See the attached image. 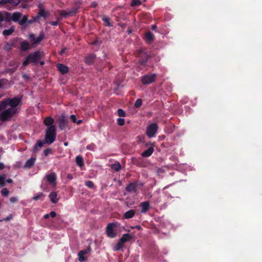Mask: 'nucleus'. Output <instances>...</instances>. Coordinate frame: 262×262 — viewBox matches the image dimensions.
Returning a JSON list of instances; mask_svg holds the SVG:
<instances>
[{"mask_svg":"<svg viewBox=\"0 0 262 262\" xmlns=\"http://www.w3.org/2000/svg\"><path fill=\"white\" fill-rule=\"evenodd\" d=\"M43 54L39 51H36L29 54L23 62L22 65L24 67L27 66L29 63H32L36 64L42 58Z\"/></svg>","mask_w":262,"mask_h":262,"instance_id":"1","label":"nucleus"},{"mask_svg":"<svg viewBox=\"0 0 262 262\" xmlns=\"http://www.w3.org/2000/svg\"><path fill=\"white\" fill-rule=\"evenodd\" d=\"M56 137V126L55 125H52L48 127L46 129V135L45 138L46 143H47L48 144H51L53 143L55 141Z\"/></svg>","mask_w":262,"mask_h":262,"instance_id":"2","label":"nucleus"},{"mask_svg":"<svg viewBox=\"0 0 262 262\" xmlns=\"http://www.w3.org/2000/svg\"><path fill=\"white\" fill-rule=\"evenodd\" d=\"M18 112L13 110L12 108H8L0 114V120L3 122L9 121L13 116L17 114Z\"/></svg>","mask_w":262,"mask_h":262,"instance_id":"3","label":"nucleus"},{"mask_svg":"<svg viewBox=\"0 0 262 262\" xmlns=\"http://www.w3.org/2000/svg\"><path fill=\"white\" fill-rule=\"evenodd\" d=\"M7 99L8 105L10 106V108H12L13 110L18 113L19 110L17 106L21 105V97H15L12 98H8Z\"/></svg>","mask_w":262,"mask_h":262,"instance_id":"4","label":"nucleus"},{"mask_svg":"<svg viewBox=\"0 0 262 262\" xmlns=\"http://www.w3.org/2000/svg\"><path fill=\"white\" fill-rule=\"evenodd\" d=\"M157 75L155 73L145 75L141 77V81L144 85H148L155 81Z\"/></svg>","mask_w":262,"mask_h":262,"instance_id":"5","label":"nucleus"},{"mask_svg":"<svg viewBox=\"0 0 262 262\" xmlns=\"http://www.w3.org/2000/svg\"><path fill=\"white\" fill-rule=\"evenodd\" d=\"M158 128V125L155 123H152L149 124L146 129V135L149 137L151 138L155 136Z\"/></svg>","mask_w":262,"mask_h":262,"instance_id":"6","label":"nucleus"},{"mask_svg":"<svg viewBox=\"0 0 262 262\" xmlns=\"http://www.w3.org/2000/svg\"><path fill=\"white\" fill-rule=\"evenodd\" d=\"M116 224L114 223H109L106 228V233L107 236L110 238H114L116 236L117 234L114 230Z\"/></svg>","mask_w":262,"mask_h":262,"instance_id":"7","label":"nucleus"},{"mask_svg":"<svg viewBox=\"0 0 262 262\" xmlns=\"http://www.w3.org/2000/svg\"><path fill=\"white\" fill-rule=\"evenodd\" d=\"M59 122V128L61 130H62L66 128L69 123V121L66 116L61 115L58 118Z\"/></svg>","mask_w":262,"mask_h":262,"instance_id":"8","label":"nucleus"},{"mask_svg":"<svg viewBox=\"0 0 262 262\" xmlns=\"http://www.w3.org/2000/svg\"><path fill=\"white\" fill-rule=\"evenodd\" d=\"M47 182L54 186H55L57 184L56 180L57 177L55 172H51L46 176Z\"/></svg>","mask_w":262,"mask_h":262,"instance_id":"9","label":"nucleus"},{"mask_svg":"<svg viewBox=\"0 0 262 262\" xmlns=\"http://www.w3.org/2000/svg\"><path fill=\"white\" fill-rule=\"evenodd\" d=\"M11 17H12V15L10 12L7 11H4L3 12L0 11V23L4 20L9 23L12 20Z\"/></svg>","mask_w":262,"mask_h":262,"instance_id":"10","label":"nucleus"},{"mask_svg":"<svg viewBox=\"0 0 262 262\" xmlns=\"http://www.w3.org/2000/svg\"><path fill=\"white\" fill-rule=\"evenodd\" d=\"M150 58L148 54L145 52L141 51L139 54V63L142 66H145Z\"/></svg>","mask_w":262,"mask_h":262,"instance_id":"11","label":"nucleus"},{"mask_svg":"<svg viewBox=\"0 0 262 262\" xmlns=\"http://www.w3.org/2000/svg\"><path fill=\"white\" fill-rule=\"evenodd\" d=\"M19 45H20L19 49L21 52H26L31 49V45L27 40L19 41Z\"/></svg>","mask_w":262,"mask_h":262,"instance_id":"12","label":"nucleus"},{"mask_svg":"<svg viewBox=\"0 0 262 262\" xmlns=\"http://www.w3.org/2000/svg\"><path fill=\"white\" fill-rule=\"evenodd\" d=\"M138 186V184L137 182H134L133 183H130L127 185L125 187V190L128 192H137V187Z\"/></svg>","mask_w":262,"mask_h":262,"instance_id":"13","label":"nucleus"},{"mask_svg":"<svg viewBox=\"0 0 262 262\" xmlns=\"http://www.w3.org/2000/svg\"><path fill=\"white\" fill-rule=\"evenodd\" d=\"M96 58V56L95 54H89L85 57V63L88 65H92L94 63V61L95 60Z\"/></svg>","mask_w":262,"mask_h":262,"instance_id":"14","label":"nucleus"},{"mask_svg":"<svg viewBox=\"0 0 262 262\" xmlns=\"http://www.w3.org/2000/svg\"><path fill=\"white\" fill-rule=\"evenodd\" d=\"M57 68L58 70L63 75L67 74L69 72V71L68 67L62 63H58L57 64Z\"/></svg>","mask_w":262,"mask_h":262,"instance_id":"15","label":"nucleus"},{"mask_svg":"<svg viewBox=\"0 0 262 262\" xmlns=\"http://www.w3.org/2000/svg\"><path fill=\"white\" fill-rule=\"evenodd\" d=\"M144 38L147 43H150L154 40L155 37L151 32L148 31L145 33Z\"/></svg>","mask_w":262,"mask_h":262,"instance_id":"16","label":"nucleus"},{"mask_svg":"<svg viewBox=\"0 0 262 262\" xmlns=\"http://www.w3.org/2000/svg\"><path fill=\"white\" fill-rule=\"evenodd\" d=\"M91 251V248L89 247L88 250H81L78 253L79 260L80 261H83L86 260V257L84 256L85 254L88 253V251Z\"/></svg>","mask_w":262,"mask_h":262,"instance_id":"17","label":"nucleus"},{"mask_svg":"<svg viewBox=\"0 0 262 262\" xmlns=\"http://www.w3.org/2000/svg\"><path fill=\"white\" fill-rule=\"evenodd\" d=\"M21 40H22V39L21 38L16 37H15V38L10 39L9 41L10 42L12 48H16L18 47V46L19 43V41H20Z\"/></svg>","mask_w":262,"mask_h":262,"instance_id":"18","label":"nucleus"},{"mask_svg":"<svg viewBox=\"0 0 262 262\" xmlns=\"http://www.w3.org/2000/svg\"><path fill=\"white\" fill-rule=\"evenodd\" d=\"M140 207H141V212L142 213L146 212L149 210L150 207L149 202L145 201L142 202L140 204Z\"/></svg>","mask_w":262,"mask_h":262,"instance_id":"19","label":"nucleus"},{"mask_svg":"<svg viewBox=\"0 0 262 262\" xmlns=\"http://www.w3.org/2000/svg\"><path fill=\"white\" fill-rule=\"evenodd\" d=\"M133 163L139 167H144L145 163L143 161V159L142 158H135L133 160Z\"/></svg>","mask_w":262,"mask_h":262,"instance_id":"20","label":"nucleus"},{"mask_svg":"<svg viewBox=\"0 0 262 262\" xmlns=\"http://www.w3.org/2000/svg\"><path fill=\"white\" fill-rule=\"evenodd\" d=\"M133 236L131 234L129 233L124 234L120 238V241L121 243H123L124 244L129 241L130 239L132 238Z\"/></svg>","mask_w":262,"mask_h":262,"instance_id":"21","label":"nucleus"},{"mask_svg":"<svg viewBox=\"0 0 262 262\" xmlns=\"http://www.w3.org/2000/svg\"><path fill=\"white\" fill-rule=\"evenodd\" d=\"M49 196L51 201L54 204L57 203L59 200V199L57 198V193L55 191L51 192Z\"/></svg>","mask_w":262,"mask_h":262,"instance_id":"22","label":"nucleus"},{"mask_svg":"<svg viewBox=\"0 0 262 262\" xmlns=\"http://www.w3.org/2000/svg\"><path fill=\"white\" fill-rule=\"evenodd\" d=\"M38 8H39V11L38 12L39 15L40 16V17H43L45 19L46 18V17H47V16L49 14V12L48 11H46L42 7H41V5H38Z\"/></svg>","mask_w":262,"mask_h":262,"instance_id":"23","label":"nucleus"},{"mask_svg":"<svg viewBox=\"0 0 262 262\" xmlns=\"http://www.w3.org/2000/svg\"><path fill=\"white\" fill-rule=\"evenodd\" d=\"M35 161L36 158H31L26 161L24 167L27 168H31L34 165Z\"/></svg>","mask_w":262,"mask_h":262,"instance_id":"24","label":"nucleus"},{"mask_svg":"<svg viewBox=\"0 0 262 262\" xmlns=\"http://www.w3.org/2000/svg\"><path fill=\"white\" fill-rule=\"evenodd\" d=\"M154 151L152 147H150L141 154L143 157H149L150 156Z\"/></svg>","mask_w":262,"mask_h":262,"instance_id":"25","label":"nucleus"},{"mask_svg":"<svg viewBox=\"0 0 262 262\" xmlns=\"http://www.w3.org/2000/svg\"><path fill=\"white\" fill-rule=\"evenodd\" d=\"M54 122V119L52 117H48L44 119V120H43V124L46 126H47L48 127H49V126L54 125L53 124Z\"/></svg>","mask_w":262,"mask_h":262,"instance_id":"26","label":"nucleus"},{"mask_svg":"<svg viewBox=\"0 0 262 262\" xmlns=\"http://www.w3.org/2000/svg\"><path fill=\"white\" fill-rule=\"evenodd\" d=\"M110 167L115 171H119L122 169V166L120 163L118 161H116L114 163L110 165Z\"/></svg>","mask_w":262,"mask_h":262,"instance_id":"27","label":"nucleus"},{"mask_svg":"<svg viewBox=\"0 0 262 262\" xmlns=\"http://www.w3.org/2000/svg\"><path fill=\"white\" fill-rule=\"evenodd\" d=\"M12 17L11 18H12V20H13L14 22L18 23V21L20 20V18H21L22 14L20 12H15L12 14Z\"/></svg>","mask_w":262,"mask_h":262,"instance_id":"28","label":"nucleus"},{"mask_svg":"<svg viewBox=\"0 0 262 262\" xmlns=\"http://www.w3.org/2000/svg\"><path fill=\"white\" fill-rule=\"evenodd\" d=\"M135 213L134 210H129L124 213V217L126 219H131L134 216Z\"/></svg>","mask_w":262,"mask_h":262,"instance_id":"29","label":"nucleus"},{"mask_svg":"<svg viewBox=\"0 0 262 262\" xmlns=\"http://www.w3.org/2000/svg\"><path fill=\"white\" fill-rule=\"evenodd\" d=\"M76 163L80 167L84 165L83 159L81 156L79 155L76 157Z\"/></svg>","mask_w":262,"mask_h":262,"instance_id":"30","label":"nucleus"},{"mask_svg":"<svg viewBox=\"0 0 262 262\" xmlns=\"http://www.w3.org/2000/svg\"><path fill=\"white\" fill-rule=\"evenodd\" d=\"M44 37V34L43 33H40L38 37H35V40H33L32 43L34 45L39 44L43 39Z\"/></svg>","mask_w":262,"mask_h":262,"instance_id":"31","label":"nucleus"},{"mask_svg":"<svg viewBox=\"0 0 262 262\" xmlns=\"http://www.w3.org/2000/svg\"><path fill=\"white\" fill-rule=\"evenodd\" d=\"M8 105L7 99L5 98L0 102V112L6 108Z\"/></svg>","mask_w":262,"mask_h":262,"instance_id":"32","label":"nucleus"},{"mask_svg":"<svg viewBox=\"0 0 262 262\" xmlns=\"http://www.w3.org/2000/svg\"><path fill=\"white\" fill-rule=\"evenodd\" d=\"M28 16L27 15H24L22 18L18 21V24L20 26H24V25L28 24Z\"/></svg>","mask_w":262,"mask_h":262,"instance_id":"33","label":"nucleus"},{"mask_svg":"<svg viewBox=\"0 0 262 262\" xmlns=\"http://www.w3.org/2000/svg\"><path fill=\"white\" fill-rule=\"evenodd\" d=\"M14 32V27H11L9 29L4 30L3 31L2 34L4 36H9V35H11Z\"/></svg>","mask_w":262,"mask_h":262,"instance_id":"34","label":"nucleus"},{"mask_svg":"<svg viewBox=\"0 0 262 262\" xmlns=\"http://www.w3.org/2000/svg\"><path fill=\"white\" fill-rule=\"evenodd\" d=\"M102 21L106 24V25L108 27H112V24L110 22V19L105 15H102L101 16Z\"/></svg>","mask_w":262,"mask_h":262,"instance_id":"35","label":"nucleus"},{"mask_svg":"<svg viewBox=\"0 0 262 262\" xmlns=\"http://www.w3.org/2000/svg\"><path fill=\"white\" fill-rule=\"evenodd\" d=\"M12 47L9 41L6 42L3 47L4 50L7 52H10L12 50Z\"/></svg>","mask_w":262,"mask_h":262,"instance_id":"36","label":"nucleus"},{"mask_svg":"<svg viewBox=\"0 0 262 262\" xmlns=\"http://www.w3.org/2000/svg\"><path fill=\"white\" fill-rule=\"evenodd\" d=\"M45 196L44 194L42 192H38L32 198V199L34 201H38L40 199H41L42 197Z\"/></svg>","mask_w":262,"mask_h":262,"instance_id":"37","label":"nucleus"},{"mask_svg":"<svg viewBox=\"0 0 262 262\" xmlns=\"http://www.w3.org/2000/svg\"><path fill=\"white\" fill-rule=\"evenodd\" d=\"M6 177L5 174L0 176V186L4 187L6 185Z\"/></svg>","mask_w":262,"mask_h":262,"instance_id":"38","label":"nucleus"},{"mask_svg":"<svg viewBox=\"0 0 262 262\" xmlns=\"http://www.w3.org/2000/svg\"><path fill=\"white\" fill-rule=\"evenodd\" d=\"M141 5V2L140 0H132L130 3V6L132 7L139 6Z\"/></svg>","mask_w":262,"mask_h":262,"instance_id":"39","label":"nucleus"},{"mask_svg":"<svg viewBox=\"0 0 262 262\" xmlns=\"http://www.w3.org/2000/svg\"><path fill=\"white\" fill-rule=\"evenodd\" d=\"M124 246V244L121 243V242L119 241L118 243L116 245L114 250L115 251H119L122 248H123Z\"/></svg>","mask_w":262,"mask_h":262,"instance_id":"40","label":"nucleus"},{"mask_svg":"<svg viewBox=\"0 0 262 262\" xmlns=\"http://www.w3.org/2000/svg\"><path fill=\"white\" fill-rule=\"evenodd\" d=\"M142 104V100L141 99H138L136 100L134 103V106L135 107L138 108L140 107Z\"/></svg>","mask_w":262,"mask_h":262,"instance_id":"41","label":"nucleus"},{"mask_svg":"<svg viewBox=\"0 0 262 262\" xmlns=\"http://www.w3.org/2000/svg\"><path fill=\"white\" fill-rule=\"evenodd\" d=\"M86 149L89 150L94 151L96 148V145L94 143H91L86 146Z\"/></svg>","mask_w":262,"mask_h":262,"instance_id":"42","label":"nucleus"},{"mask_svg":"<svg viewBox=\"0 0 262 262\" xmlns=\"http://www.w3.org/2000/svg\"><path fill=\"white\" fill-rule=\"evenodd\" d=\"M117 115L119 117H125L126 116V113L122 109L119 108L117 111Z\"/></svg>","mask_w":262,"mask_h":262,"instance_id":"43","label":"nucleus"},{"mask_svg":"<svg viewBox=\"0 0 262 262\" xmlns=\"http://www.w3.org/2000/svg\"><path fill=\"white\" fill-rule=\"evenodd\" d=\"M85 185L90 188H93L94 187V183L92 181H86L85 182Z\"/></svg>","mask_w":262,"mask_h":262,"instance_id":"44","label":"nucleus"},{"mask_svg":"<svg viewBox=\"0 0 262 262\" xmlns=\"http://www.w3.org/2000/svg\"><path fill=\"white\" fill-rule=\"evenodd\" d=\"M1 194L3 196H7L9 194V191L6 188H3L1 190Z\"/></svg>","mask_w":262,"mask_h":262,"instance_id":"45","label":"nucleus"},{"mask_svg":"<svg viewBox=\"0 0 262 262\" xmlns=\"http://www.w3.org/2000/svg\"><path fill=\"white\" fill-rule=\"evenodd\" d=\"M59 15L64 17H67L69 15L68 12L65 10H60L59 11Z\"/></svg>","mask_w":262,"mask_h":262,"instance_id":"46","label":"nucleus"},{"mask_svg":"<svg viewBox=\"0 0 262 262\" xmlns=\"http://www.w3.org/2000/svg\"><path fill=\"white\" fill-rule=\"evenodd\" d=\"M78 9L77 8H73L71 10L68 11L69 15L72 16L73 14H76L77 12Z\"/></svg>","mask_w":262,"mask_h":262,"instance_id":"47","label":"nucleus"},{"mask_svg":"<svg viewBox=\"0 0 262 262\" xmlns=\"http://www.w3.org/2000/svg\"><path fill=\"white\" fill-rule=\"evenodd\" d=\"M125 123V120L123 118H118L117 119V124L119 125V126H123Z\"/></svg>","mask_w":262,"mask_h":262,"instance_id":"48","label":"nucleus"},{"mask_svg":"<svg viewBox=\"0 0 262 262\" xmlns=\"http://www.w3.org/2000/svg\"><path fill=\"white\" fill-rule=\"evenodd\" d=\"M46 143V141L45 142H43L41 140H38L37 141V143H36V144L35 145V148L36 147V146H38L39 147H41L43 146V144Z\"/></svg>","mask_w":262,"mask_h":262,"instance_id":"49","label":"nucleus"},{"mask_svg":"<svg viewBox=\"0 0 262 262\" xmlns=\"http://www.w3.org/2000/svg\"><path fill=\"white\" fill-rule=\"evenodd\" d=\"M11 5L14 6H17L20 2V0H11Z\"/></svg>","mask_w":262,"mask_h":262,"instance_id":"50","label":"nucleus"},{"mask_svg":"<svg viewBox=\"0 0 262 262\" xmlns=\"http://www.w3.org/2000/svg\"><path fill=\"white\" fill-rule=\"evenodd\" d=\"M52 151V149L51 148H47L45 149L43 151L44 155L45 156H48Z\"/></svg>","mask_w":262,"mask_h":262,"instance_id":"51","label":"nucleus"},{"mask_svg":"<svg viewBox=\"0 0 262 262\" xmlns=\"http://www.w3.org/2000/svg\"><path fill=\"white\" fill-rule=\"evenodd\" d=\"M7 80L5 79H0V89L3 88L4 84L6 83Z\"/></svg>","mask_w":262,"mask_h":262,"instance_id":"52","label":"nucleus"},{"mask_svg":"<svg viewBox=\"0 0 262 262\" xmlns=\"http://www.w3.org/2000/svg\"><path fill=\"white\" fill-rule=\"evenodd\" d=\"M101 43V41L98 40V39H96L92 43V44L94 45H100Z\"/></svg>","mask_w":262,"mask_h":262,"instance_id":"53","label":"nucleus"},{"mask_svg":"<svg viewBox=\"0 0 262 262\" xmlns=\"http://www.w3.org/2000/svg\"><path fill=\"white\" fill-rule=\"evenodd\" d=\"M29 37L32 42L35 40V35L33 33L30 34Z\"/></svg>","mask_w":262,"mask_h":262,"instance_id":"54","label":"nucleus"},{"mask_svg":"<svg viewBox=\"0 0 262 262\" xmlns=\"http://www.w3.org/2000/svg\"><path fill=\"white\" fill-rule=\"evenodd\" d=\"M70 118L73 123L76 122L77 119H76V117L75 115H71Z\"/></svg>","mask_w":262,"mask_h":262,"instance_id":"55","label":"nucleus"},{"mask_svg":"<svg viewBox=\"0 0 262 262\" xmlns=\"http://www.w3.org/2000/svg\"><path fill=\"white\" fill-rule=\"evenodd\" d=\"M67 50V48L66 47H63L62 50L59 52V54L60 55H62L64 54L65 51Z\"/></svg>","mask_w":262,"mask_h":262,"instance_id":"56","label":"nucleus"},{"mask_svg":"<svg viewBox=\"0 0 262 262\" xmlns=\"http://www.w3.org/2000/svg\"><path fill=\"white\" fill-rule=\"evenodd\" d=\"M50 216H51L52 217L54 218L56 216V213L54 211H52L51 212H50Z\"/></svg>","mask_w":262,"mask_h":262,"instance_id":"57","label":"nucleus"},{"mask_svg":"<svg viewBox=\"0 0 262 262\" xmlns=\"http://www.w3.org/2000/svg\"><path fill=\"white\" fill-rule=\"evenodd\" d=\"M10 201L11 203H14L17 201V199L16 197H11Z\"/></svg>","mask_w":262,"mask_h":262,"instance_id":"58","label":"nucleus"},{"mask_svg":"<svg viewBox=\"0 0 262 262\" xmlns=\"http://www.w3.org/2000/svg\"><path fill=\"white\" fill-rule=\"evenodd\" d=\"M50 24L53 26H57L58 25V21H52L50 23Z\"/></svg>","mask_w":262,"mask_h":262,"instance_id":"59","label":"nucleus"},{"mask_svg":"<svg viewBox=\"0 0 262 262\" xmlns=\"http://www.w3.org/2000/svg\"><path fill=\"white\" fill-rule=\"evenodd\" d=\"M7 4V0H1L0 1V5H5Z\"/></svg>","mask_w":262,"mask_h":262,"instance_id":"60","label":"nucleus"},{"mask_svg":"<svg viewBox=\"0 0 262 262\" xmlns=\"http://www.w3.org/2000/svg\"><path fill=\"white\" fill-rule=\"evenodd\" d=\"M40 17V16L39 15L38 13H37V15L33 17L35 21H36L38 19H39Z\"/></svg>","mask_w":262,"mask_h":262,"instance_id":"61","label":"nucleus"},{"mask_svg":"<svg viewBox=\"0 0 262 262\" xmlns=\"http://www.w3.org/2000/svg\"><path fill=\"white\" fill-rule=\"evenodd\" d=\"M4 168V164L3 163H0V170H3Z\"/></svg>","mask_w":262,"mask_h":262,"instance_id":"62","label":"nucleus"},{"mask_svg":"<svg viewBox=\"0 0 262 262\" xmlns=\"http://www.w3.org/2000/svg\"><path fill=\"white\" fill-rule=\"evenodd\" d=\"M97 6V4L96 2H93L91 4V7L93 8H95Z\"/></svg>","mask_w":262,"mask_h":262,"instance_id":"63","label":"nucleus"},{"mask_svg":"<svg viewBox=\"0 0 262 262\" xmlns=\"http://www.w3.org/2000/svg\"><path fill=\"white\" fill-rule=\"evenodd\" d=\"M34 21H35L34 20V18H33L32 19H28V24H31L33 23Z\"/></svg>","mask_w":262,"mask_h":262,"instance_id":"64","label":"nucleus"}]
</instances>
